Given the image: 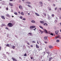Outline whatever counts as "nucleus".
I'll return each instance as SVG.
<instances>
[{"mask_svg": "<svg viewBox=\"0 0 61 61\" xmlns=\"http://www.w3.org/2000/svg\"><path fill=\"white\" fill-rule=\"evenodd\" d=\"M14 24H13L11 23H9L7 25L9 27H12L13 26Z\"/></svg>", "mask_w": 61, "mask_h": 61, "instance_id": "obj_1", "label": "nucleus"}, {"mask_svg": "<svg viewBox=\"0 0 61 61\" xmlns=\"http://www.w3.org/2000/svg\"><path fill=\"white\" fill-rule=\"evenodd\" d=\"M44 31H45V32H46V34H50L51 35V36H54V34H53V33H50V32H48L46 30V29H44Z\"/></svg>", "mask_w": 61, "mask_h": 61, "instance_id": "obj_2", "label": "nucleus"}, {"mask_svg": "<svg viewBox=\"0 0 61 61\" xmlns=\"http://www.w3.org/2000/svg\"><path fill=\"white\" fill-rule=\"evenodd\" d=\"M30 28H31V29H32L33 28H36V27L34 26H30Z\"/></svg>", "mask_w": 61, "mask_h": 61, "instance_id": "obj_3", "label": "nucleus"}, {"mask_svg": "<svg viewBox=\"0 0 61 61\" xmlns=\"http://www.w3.org/2000/svg\"><path fill=\"white\" fill-rule=\"evenodd\" d=\"M12 59L13 61H17V60H16V59H15V58L13 57H12Z\"/></svg>", "mask_w": 61, "mask_h": 61, "instance_id": "obj_4", "label": "nucleus"}, {"mask_svg": "<svg viewBox=\"0 0 61 61\" xmlns=\"http://www.w3.org/2000/svg\"><path fill=\"white\" fill-rule=\"evenodd\" d=\"M47 17H48V20H49L50 18V16L49 15L47 14Z\"/></svg>", "mask_w": 61, "mask_h": 61, "instance_id": "obj_5", "label": "nucleus"}, {"mask_svg": "<svg viewBox=\"0 0 61 61\" xmlns=\"http://www.w3.org/2000/svg\"><path fill=\"white\" fill-rule=\"evenodd\" d=\"M44 25H45L46 26H47V25H47V24L46 23H44L43 24Z\"/></svg>", "mask_w": 61, "mask_h": 61, "instance_id": "obj_6", "label": "nucleus"}, {"mask_svg": "<svg viewBox=\"0 0 61 61\" xmlns=\"http://www.w3.org/2000/svg\"><path fill=\"white\" fill-rule=\"evenodd\" d=\"M9 5L11 6H13V4L10 3H9Z\"/></svg>", "mask_w": 61, "mask_h": 61, "instance_id": "obj_7", "label": "nucleus"}, {"mask_svg": "<svg viewBox=\"0 0 61 61\" xmlns=\"http://www.w3.org/2000/svg\"><path fill=\"white\" fill-rule=\"evenodd\" d=\"M49 47L50 49H52L53 48V47L51 46H49Z\"/></svg>", "mask_w": 61, "mask_h": 61, "instance_id": "obj_8", "label": "nucleus"}, {"mask_svg": "<svg viewBox=\"0 0 61 61\" xmlns=\"http://www.w3.org/2000/svg\"><path fill=\"white\" fill-rule=\"evenodd\" d=\"M48 9L49 11H51V8L49 6L48 7Z\"/></svg>", "mask_w": 61, "mask_h": 61, "instance_id": "obj_9", "label": "nucleus"}, {"mask_svg": "<svg viewBox=\"0 0 61 61\" xmlns=\"http://www.w3.org/2000/svg\"><path fill=\"white\" fill-rule=\"evenodd\" d=\"M31 22L32 23H36V21L34 20H32L31 21Z\"/></svg>", "mask_w": 61, "mask_h": 61, "instance_id": "obj_10", "label": "nucleus"}, {"mask_svg": "<svg viewBox=\"0 0 61 61\" xmlns=\"http://www.w3.org/2000/svg\"><path fill=\"white\" fill-rule=\"evenodd\" d=\"M35 14L37 16H39V15L37 13H35Z\"/></svg>", "mask_w": 61, "mask_h": 61, "instance_id": "obj_11", "label": "nucleus"}, {"mask_svg": "<svg viewBox=\"0 0 61 61\" xmlns=\"http://www.w3.org/2000/svg\"><path fill=\"white\" fill-rule=\"evenodd\" d=\"M19 8L20 9H22V6H21V5H20L19 6Z\"/></svg>", "mask_w": 61, "mask_h": 61, "instance_id": "obj_12", "label": "nucleus"}, {"mask_svg": "<svg viewBox=\"0 0 61 61\" xmlns=\"http://www.w3.org/2000/svg\"><path fill=\"white\" fill-rule=\"evenodd\" d=\"M59 32L58 30H56L55 32V33L56 34H57V33Z\"/></svg>", "mask_w": 61, "mask_h": 61, "instance_id": "obj_13", "label": "nucleus"}, {"mask_svg": "<svg viewBox=\"0 0 61 61\" xmlns=\"http://www.w3.org/2000/svg\"><path fill=\"white\" fill-rule=\"evenodd\" d=\"M36 48H39V46H38V45L37 44H36Z\"/></svg>", "mask_w": 61, "mask_h": 61, "instance_id": "obj_14", "label": "nucleus"}, {"mask_svg": "<svg viewBox=\"0 0 61 61\" xmlns=\"http://www.w3.org/2000/svg\"><path fill=\"white\" fill-rule=\"evenodd\" d=\"M40 22L41 23V24H44V22L43 21H40Z\"/></svg>", "mask_w": 61, "mask_h": 61, "instance_id": "obj_15", "label": "nucleus"}, {"mask_svg": "<svg viewBox=\"0 0 61 61\" xmlns=\"http://www.w3.org/2000/svg\"><path fill=\"white\" fill-rule=\"evenodd\" d=\"M1 17L2 18V19H5V17L4 16H1Z\"/></svg>", "mask_w": 61, "mask_h": 61, "instance_id": "obj_16", "label": "nucleus"}, {"mask_svg": "<svg viewBox=\"0 0 61 61\" xmlns=\"http://www.w3.org/2000/svg\"><path fill=\"white\" fill-rule=\"evenodd\" d=\"M6 16H8L9 17H10V15L8 14H7L6 15Z\"/></svg>", "mask_w": 61, "mask_h": 61, "instance_id": "obj_17", "label": "nucleus"}, {"mask_svg": "<svg viewBox=\"0 0 61 61\" xmlns=\"http://www.w3.org/2000/svg\"><path fill=\"white\" fill-rule=\"evenodd\" d=\"M15 47L14 46H13V47H12V48L13 49H15Z\"/></svg>", "mask_w": 61, "mask_h": 61, "instance_id": "obj_18", "label": "nucleus"}, {"mask_svg": "<svg viewBox=\"0 0 61 61\" xmlns=\"http://www.w3.org/2000/svg\"><path fill=\"white\" fill-rule=\"evenodd\" d=\"M39 27L41 28L42 29H43V27H42V26H40Z\"/></svg>", "mask_w": 61, "mask_h": 61, "instance_id": "obj_19", "label": "nucleus"}, {"mask_svg": "<svg viewBox=\"0 0 61 61\" xmlns=\"http://www.w3.org/2000/svg\"><path fill=\"white\" fill-rule=\"evenodd\" d=\"M42 54L43 55V56H45V55L46 54V53L45 52H43L42 53Z\"/></svg>", "mask_w": 61, "mask_h": 61, "instance_id": "obj_20", "label": "nucleus"}, {"mask_svg": "<svg viewBox=\"0 0 61 61\" xmlns=\"http://www.w3.org/2000/svg\"><path fill=\"white\" fill-rule=\"evenodd\" d=\"M43 15H44L45 16H46V14H45L44 13H43Z\"/></svg>", "mask_w": 61, "mask_h": 61, "instance_id": "obj_21", "label": "nucleus"}, {"mask_svg": "<svg viewBox=\"0 0 61 61\" xmlns=\"http://www.w3.org/2000/svg\"><path fill=\"white\" fill-rule=\"evenodd\" d=\"M44 39H45V40H47V37H44Z\"/></svg>", "mask_w": 61, "mask_h": 61, "instance_id": "obj_22", "label": "nucleus"}, {"mask_svg": "<svg viewBox=\"0 0 61 61\" xmlns=\"http://www.w3.org/2000/svg\"><path fill=\"white\" fill-rule=\"evenodd\" d=\"M21 15H24V13H23V12H21Z\"/></svg>", "mask_w": 61, "mask_h": 61, "instance_id": "obj_23", "label": "nucleus"}, {"mask_svg": "<svg viewBox=\"0 0 61 61\" xmlns=\"http://www.w3.org/2000/svg\"><path fill=\"white\" fill-rule=\"evenodd\" d=\"M46 53H47V54H48V56H49V54H50V52H46Z\"/></svg>", "mask_w": 61, "mask_h": 61, "instance_id": "obj_24", "label": "nucleus"}, {"mask_svg": "<svg viewBox=\"0 0 61 61\" xmlns=\"http://www.w3.org/2000/svg\"><path fill=\"white\" fill-rule=\"evenodd\" d=\"M56 42H59V40H57L56 41Z\"/></svg>", "mask_w": 61, "mask_h": 61, "instance_id": "obj_25", "label": "nucleus"}, {"mask_svg": "<svg viewBox=\"0 0 61 61\" xmlns=\"http://www.w3.org/2000/svg\"><path fill=\"white\" fill-rule=\"evenodd\" d=\"M32 42L33 43H36V41H32Z\"/></svg>", "mask_w": 61, "mask_h": 61, "instance_id": "obj_26", "label": "nucleus"}, {"mask_svg": "<svg viewBox=\"0 0 61 61\" xmlns=\"http://www.w3.org/2000/svg\"><path fill=\"white\" fill-rule=\"evenodd\" d=\"M26 3L28 4H31V3L30 2H27Z\"/></svg>", "mask_w": 61, "mask_h": 61, "instance_id": "obj_27", "label": "nucleus"}, {"mask_svg": "<svg viewBox=\"0 0 61 61\" xmlns=\"http://www.w3.org/2000/svg\"><path fill=\"white\" fill-rule=\"evenodd\" d=\"M52 57L50 58H49V61H51V59H52Z\"/></svg>", "mask_w": 61, "mask_h": 61, "instance_id": "obj_28", "label": "nucleus"}, {"mask_svg": "<svg viewBox=\"0 0 61 61\" xmlns=\"http://www.w3.org/2000/svg\"><path fill=\"white\" fill-rule=\"evenodd\" d=\"M60 36L59 35H58L57 37H56V38H58V37H59Z\"/></svg>", "mask_w": 61, "mask_h": 61, "instance_id": "obj_29", "label": "nucleus"}, {"mask_svg": "<svg viewBox=\"0 0 61 61\" xmlns=\"http://www.w3.org/2000/svg\"><path fill=\"white\" fill-rule=\"evenodd\" d=\"M6 46H8V47H9V45L8 44H7L6 45Z\"/></svg>", "mask_w": 61, "mask_h": 61, "instance_id": "obj_30", "label": "nucleus"}, {"mask_svg": "<svg viewBox=\"0 0 61 61\" xmlns=\"http://www.w3.org/2000/svg\"><path fill=\"white\" fill-rule=\"evenodd\" d=\"M24 56H27V55L26 54H25L24 55Z\"/></svg>", "mask_w": 61, "mask_h": 61, "instance_id": "obj_31", "label": "nucleus"}, {"mask_svg": "<svg viewBox=\"0 0 61 61\" xmlns=\"http://www.w3.org/2000/svg\"><path fill=\"white\" fill-rule=\"evenodd\" d=\"M49 52V51L48 50H47L46 51V53H47V52Z\"/></svg>", "mask_w": 61, "mask_h": 61, "instance_id": "obj_32", "label": "nucleus"}, {"mask_svg": "<svg viewBox=\"0 0 61 61\" xmlns=\"http://www.w3.org/2000/svg\"><path fill=\"white\" fill-rule=\"evenodd\" d=\"M14 14L15 15H17V12H15Z\"/></svg>", "mask_w": 61, "mask_h": 61, "instance_id": "obj_33", "label": "nucleus"}, {"mask_svg": "<svg viewBox=\"0 0 61 61\" xmlns=\"http://www.w3.org/2000/svg\"><path fill=\"white\" fill-rule=\"evenodd\" d=\"M41 34H43V33L44 31H41Z\"/></svg>", "mask_w": 61, "mask_h": 61, "instance_id": "obj_34", "label": "nucleus"}, {"mask_svg": "<svg viewBox=\"0 0 61 61\" xmlns=\"http://www.w3.org/2000/svg\"><path fill=\"white\" fill-rule=\"evenodd\" d=\"M40 4H43V3L41 2H40Z\"/></svg>", "mask_w": 61, "mask_h": 61, "instance_id": "obj_35", "label": "nucleus"}, {"mask_svg": "<svg viewBox=\"0 0 61 61\" xmlns=\"http://www.w3.org/2000/svg\"><path fill=\"white\" fill-rule=\"evenodd\" d=\"M27 6L28 7H31V6L30 5H27Z\"/></svg>", "mask_w": 61, "mask_h": 61, "instance_id": "obj_36", "label": "nucleus"}, {"mask_svg": "<svg viewBox=\"0 0 61 61\" xmlns=\"http://www.w3.org/2000/svg\"><path fill=\"white\" fill-rule=\"evenodd\" d=\"M22 18H23V17H22V16H21L20 17V18L21 19H22Z\"/></svg>", "mask_w": 61, "mask_h": 61, "instance_id": "obj_37", "label": "nucleus"}, {"mask_svg": "<svg viewBox=\"0 0 61 61\" xmlns=\"http://www.w3.org/2000/svg\"><path fill=\"white\" fill-rule=\"evenodd\" d=\"M39 51H40V50H42V49L39 48Z\"/></svg>", "mask_w": 61, "mask_h": 61, "instance_id": "obj_38", "label": "nucleus"}, {"mask_svg": "<svg viewBox=\"0 0 61 61\" xmlns=\"http://www.w3.org/2000/svg\"><path fill=\"white\" fill-rule=\"evenodd\" d=\"M22 20H24V21H25V18H23L22 19Z\"/></svg>", "mask_w": 61, "mask_h": 61, "instance_id": "obj_39", "label": "nucleus"}, {"mask_svg": "<svg viewBox=\"0 0 61 61\" xmlns=\"http://www.w3.org/2000/svg\"><path fill=\"white\" fill-rule=\"evenodd\" d=\"M57 7H56V8H55V10H56V9H57Z\"/></svg>", "mask_w": 61, "mask_h": 61, "instance_id": "obj_40", "label": "nucleus"}, {"mask_svg": "<svg viewBox=\"0 0 61 61\" xmlns=\"http://www.w3.org/2000/svg\"><path fill=\"white\" fill-rule=\"evenodd\" d=\"M29 35H32V33H29Z\"/></svg>", "mask_w": 61, "mask_h": 61, "instance_id": "obj_41", "label": "nucleus"}, {"mask_svg": "<svg viewBox=\"0 0 61 61\" xmlns=\"http://www.w3.org/2000/svg\"><path fill=\"white\" fill-rule=\"evenodd\" d=\"M7 37H9V35H7Z\"/></svg>", "mask_w": 61, "mask_h": 61, "instance_id": "obj_42", "label": "nucleus"}, {"mask_svg": "<svg viewBox=\"0 0 61 61\" xmlns=\"http://www.w3.org/2000/svg\"><path fill=\"white\" fill-rule=\"evenodd\" d=\"M2 25H3V26H5V25L3 24H2Z\"/></svg>", "mask_w": 61, "mask_h": 61, "instance_id": "obj_43", "label": "nucleus"}, {"mask_svg": "<svg viewBox=\"0 0 61 61\" xmlns=\"http://www.w3.org/2000/svg\"><path fill=\"white\" fill-rule=\"evenodd\" d=\"M19 59H21V60H22V59L21 58V57H19Z\"/></svg>", "mask_w": 61, "mask_h": 61, "instance_id": "obj_44", "label": "nucleus"}, {"mask_svg": "<svg viewBox=\"0 0 61 61\" xmlns=\"http://www.w3.org/2000/svg\"><path fill=\"white\" fill-rule=\"evenodd\" d=\"M1 46H0V50H1Z\"/></svg>", "mask_w": 61, "mask_h": 61, "instance_id": "obj_45", "label": "nucleus"}, {"mask_svg": "<svg viewBox=\"0 0 61 61\" xmlns=\"http://www.w3.org/2000/svg\"><path fill=\"white\" fill-rule=\"evenodd\" d=\"M15 36L16 37V38H17V36H16V35H15Z\"/></svg>", "mask_w": 61, "mask_h": 61, "instance_id": "obj_46", "label": "nucleus"}, {"mask_svg": "<svg viewBox=\"0 0 61 61\" xmlns=\"http://www.w3.org/2000/svg\"><path fill=\"white\" fill-rule=\"evenodd\" d=\"M33 58L32 57H30V59H33Z\"/></svg>", "mask_w": 61, "mask_h": 61, "instance_id": "obj_47", "label": "nucleus"}, {"mask_svg": "<svg viewBox=\"0 0 61 61\" xmlns=\"http://www.w3.org/2000/svg\"><path fill=\"white\" fill-rule=\"evenodd\" d=\"M36 28H35L33 30H36Z\"/></svg>", "mask_w": 61, "mask_h": 61, "instance_id": "obj_48", "label": "nucleus"}, {"mask_svg": "<svg viewBox=\"0 0 61 61\" xmlns=\"http://www.w3.org/2000/svg\"><path fill=\"white\" fill-rule=\"evenodd\" d=\"M45 44H47V42H45Z\"/></svg>", "mask_w": 61, "mask_h": 61, "instance_id": "obj_49", "label": "nucleus"}, {"mask_svg": "<svg viewBox=\"0 0 61 61\" xmlns=\"http://www.w3.org/2000/svg\"><path fill=\"white\" fill-rule=\"evenodd\" d=\"M5 29H7V30H8V28L7 27H6L5 28Z\"/></svg>", "mask_w": 61, "mask_h": 61, "instance_id": "obj_50", "label": "nucleus"}, {"mask_svg": "<svg viewBox=\"0 0 61 61\" xmlns=\"http://www.w3.org/2000/svg\"><path fill=\"white\" fill-rule=\"evenodd\" d=\"M18 13L19 14H21V13H20V11H19L18 12Z\"/></svg>", "mask_w": 61, "mask_h": 61, "instance_id": "obj_51", "label": "nucleus"}, {"mask_svg": "<svg viewBox=\"0 0 61 61\" xmlns=\"http://www.w3.org/2000/svg\"><path fill=\"white\" fill-rule=\"evenodd\" d=\"M55 22L56 23V22H57V20H55Z\"/></svg>", "mask_w": 61, "mask_h": 61, "instance_id": "obj_52", "label": "nucleus"}, {"mask_svg": "<svg viewBox=\"0 0 61 61\" xmlns=\"http://www.w3.org/2000/svg\"><path fill=\"white\" fill-rule=\"evenodd\" d=\"M54 16V14H53L52 15V16Z\"/></svg>", "mask_w": 61, "mask_h": 61, "instance_id": "obj_53", "label": "nucleus"}, {"mask_svg": "<svg viewBox=\"0 0 61 61\" xmlns=\"http://www.w3.org/2000/svg\"><path fill=\"white\" fill-rule=\"evenodd\" d=\"M39 31L40 32H42V31H41V30H39Z\"/></svg>", "mask_w": 61, "mask_h": 61, "instance_id": "obj_54", "label": "nucleus"}, {"mask_svg": "<svg viewBox=\"0 0 61 61\" xmlns=\"http://www.w3.org/2000/svg\"><path fill=\"white\" fill-rule=\"evenodd\" d=\"M27 44L28 45H30V44H29V43H27Z\"/></svg>", "mask_w": 61, "mask_h": 61, "instance_id": "obj_55", "label": "nucleus"}, {"mask_svg": "<svg viewBox=\"0 0 61 61\" xmlns=\"http://www.w3.org/2000/svg\"><path fill=\"white\" fill-rule=\"evenodd\" d=\"M6 9L7 10H8V8H6Z\"/></svg>", "mask_w": 61, "mask_h": 61, "instance_id": "obj_56", "label": "nucleus"}, {"mask_svg": "<svg viewBox=\"0 0 61 61\" xmlns=\"http://www.w3.org/2000/svg\"><path fill=\"white\" fill-rule=\"evenodd\" d=\"M53 6H56V5H55V4H53Z\"/></svg>", "mask_w": 61, "mask_h": 61, "instance_id": "obj_57", "label": "nucleus"}, {"mask_svg": "<svg viewBox=\"0 0 61 61\" xmlns=\"http://www.w3.org/2000/svg\"><path fill=\"white\" fill-rule=\"evenodd\" d=\"M4 57L5 59V56H4Z\"/></svg>", "mask_w": 61, "mask_h": 61, "instance_id": "obj_58", "label": "nucleus"}, {"mask_svg": "<svg viewBox=\"0 0 61 61\" xmlns=\"http://www.w3.org/2000/svg\"><path fill=\"white\" fill-rule=\"evenodd\" d=\"M59 9H60V10H61V8H59Z\"/></svg>", "mask_w": 61, "mask_h": 61, "instance_id": "obj_59", "label": "nucleus"}, {"mask_svg": "<svg viewBox=\"0 0 61 61\" xmlns=\"http://www.w3.org/2000/svg\"><path fill=\"white\" fill-rule=\"evenodd\" d=\"M56 18L57 19V17H56Z\"/></svg>", "mask_w": 61, "mask_h": 61, "instance_id": "obj_60", "label": "nucleus"}, {"mask_svg": "<svg viewBox=\"0 0 61 61\" xmlns=\"http://www.w3.org/2000/svg\"><path fill=\"white\" fill-rule=\"evenodd\" d=\"M37 43L38 44H39V43H38V41H37Z\"/></svg>", "mask_w": 61, "mask_h": 61, "instance_id": "obj_61", "label": "nucleus"}, {"mask_svg": "<svg viewBox=\"0 0 61 61\" xmlns=\"http://www.w3.org/2000/svg\"><path fill=\"white\" fill-rule=\"evenodd\" d=\"M22 0V1H23H23H25V0Z\"/></svg>", "mask_w": 61, "mask_h": 61, "instance_id": "obj_62", "label": "nucleus"}, {"mask_svg": "<svg viewBox=\"0 0 61 61\" xmlns=\"http://www.w3.org/2000/svg\"><path fill=\"white\" fill-rule=\"evenodd\" d=\"M60 32H61V29H60Z\"/></svg>", "mask_w": 61, "mask_h": 61, "instance_id": "obj_63", "label": "nucleus"}, {"mask_svg": "<svg viewBox=\"0 0 61 61\" xmlns=\"http://www.w3.org/2000/svg\"><path fill=\"white\" fill-rule=\"evenodd\" d=\"M19 2H21V1H20V0H19Z\"/></svg>", "mask_w": 61, "mask_h": 61, "instance_id": "obj_64", "label": "nucleus"}]
</instances>
